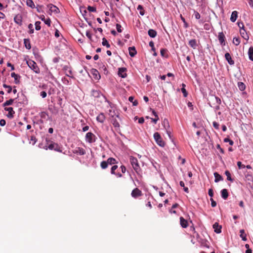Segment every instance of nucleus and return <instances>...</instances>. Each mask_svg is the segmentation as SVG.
<instances>
[{"label":"nucleus","instance_id":"f257e3e1","mask_svg":"<svg viewBox=\"0 0 253 253\" xmlns=\"http://www.w3.org/2000/svg\"><path fill=\"white\" fill-rule=\"evenodd\" d=\"M45 145L44 148L46 150L49 149V150H54L57 152H62V147L59 145L57 143H55L51 141L49 138H46L45 139Z\"/></svg>","mask_w":253,"mask_h":253},{"label":"nucleus","instance_id":"f03ea898","mask_svg":"<svg viewBox=\"0 0 253 253\" xmlns=\"http://www.w3.org/2000/svg\"><path fill=\"white\" fill-rule=\"evenodd\" d=\"M117 164V160L113 158H109L106 161H102L100 164V167L102 169H105L108 167V165H112Z\"/></svg>","mask_w":253,"mask_h":253},{"label":"nucleus","instance_id":"7ed1b4c3","mask_svg":"<svg viewBox=\"0 0 253 253\" xmlns=\"http://www.w3.org/2000/svg\"><path fill=\"white\" fill-rule=\"evenodd\" d=\"M130 162L134 170L137 173H138L140 168L137 159L133 157H131L130 158Z\"/></svg>","mask_w":253,"mask_h":253},{"label":"nucleus","instance_id":"20e7f679","mask_svg":"<svg viewBox=\"0 0 253 253\" xmlns=\"http://www.w3.org/2000/svg\"><path fill=\"white\" fill-rule=\"evenodd\" d=\"M154 138L157 144L161 147H164L165 145V143L163 141L162 137L158 132H155L154 134Z\"/></svg>","mask_w":253,"mask_h":253},{"label":"nucleus","instance_id":"39448f33","mask_svg":"<svg viewBox=\"0 0 253 253\" xmlns=\"http://www.w3.org/2000/svg\"><path fill=\"white\" fill-rule=\"evenodd\" d=\"M96 138V136L91 132H87L85 135V140L89 143L95 142Z\"/></svg>","mask_w":253,"mask_h":253},{"label":"nucleus","instance_id":"423d86ee","mask_svg":"<svg viewBox=\"0 0 253 253\" xmlns=\"http://www.w3.org/2000/svg\"><path fill=\"white\" fill-rule=\"evenodd\" d=\"M142 193L141 191L137 188H134L131 193V196L135 199L142 196Z\"/></svg>","mask_w":253,"mask_h":253},{"label":"nucleus","instance_id":"0eeeda50","mask_svg":"<svg viewBox=\"0 0 253 253\" xmlns=\"http://www.w3.org/2000/svg\"><path fill=\"white\" fill-rule=\"evenodd\" d=\"M47 6L49 8V10L50 12L49 13L50 14H51V13L57 14L60 12L59 8L56 6L52 4H49L47 5Z\"/></svg>","mask_w":253,"mask_h":253},{"label":"nucleus","instance_id":"6e6552de","mask_svg":"<svg viewBox=\"0 0 253 253\" xmlns=\"http://www.w3.org/2000/svg\"><path fill=\"white\" fill-rule=\"evenodd\" d=\"M162 125L164 126L165 129L166 130L167 133L169 136H170V131L169 129V121L167 119H164L162 122Z\"/></svg>","mask_w":253,"mask_h":253},{"label":"nucleus","instance_id":"1a4fd4ad","mask_svg":"<svg viewBox=\"0 0 253 253\" xmlns=\"http://www.w3.org/2000/svg\"><path fill=\"white\" fill-rule=\"evenodd\" d=\"M218 39L220 43L222 45H225V36L223 32H220L218 33Z\"/></svg>","mask_w":253,"mask_h":253},{"label":"nucleus","instance_id":"9d476101","mask_svg":"<svg viewBox=\"0 0 253 253\" xmlns=\"http://www.w3.org/2000/svg\"><path fill=\"white\" fill-rule=\"evenodd\" d=\"M14 22L19 26L22 25V16L21 14H17L14 18Z\"/></svg>","mask_w":253,"mask_h":253},{"label":"nucleus","instance_id":"9b49d317","mask_svg":"<svg viewBox=\"0 0 253 253\" xmlns=\"http://www.w3.org/2000/svg\"><path fill=\"white\" fill-rule=\"evenodd\" d=\"M4 110L8 111V114L7 116L9 118H13L14 117V114H15V112L14 111L13 108L12 107H5Z\"/></svg>","mask_w":253,"mask_h":253},{"label":"nucleus","instance_id":"f8f14e48","mask_svg":"<svg viewBox=\"0 0 253 253\" xmlns=\"http://www.w3.org/2000/svg\"><path fill=\"white\" fill-rule=\"evenodd\" d=\"M116 118L117 117H115L114 118L111 119V121L113 126L116 128V130L118 131L120 129V126L119 123L117 120Z\"/></svg>","mask_w":253,"mask_h":253},{"label":"nucleus","instance_id":"ddd939ff","mask_svg":"<svg viewBox=\"0 0 253 253\" xmlns=\"http://www.w3.org/2000/svg\"><path fill=\"white\" fill-rule=\"evenodd\" d=\"M126 68H120L119 69L118 71V75L119 76L122 78H126L127 76V74L126 73Z\"/></svg>","mask_w":253,"mask_h":253},{"label":"nucleus","instance_id":"4468645a","mask_svg":"<svg viewBox=\"0 0 253 253\" xmlns=\"http://www.w3.org/2000/svg\"><path fill=\"white\" fill-rule=\"evenodd\" d=\"M73 153L75 154H79L81 155H84L85 154V151L84 149L81 147H77L74 151Z\"/></svg>","mask_w":253,"mask_h":253},{"label":"nucleus","instance_id":"2eb2a0df","mask_svg":"<svg viewBox=\"0 0 253 253\" xmlns=\"http://www.w3.org/2000/svg\"><path fill=\"white\" fill-rule=\"evenodd\" d=\"M109 115L110 116L111 119L114 118L115 117L119 118V113L116 112L115 110H109Z\"/></svg>","mask_w":253,"mask_h":253},{"label":"nucleus","instance_id":"dca6fc26","mask_svg":"<svg viewBox=\"0 0 253 253\" xmlns=\"http://www.w3.org/2000/svg\"><path fill=\"white\" fill-rule=\"evenodd\" d=\"M11 76L14 79V83L15 84H19L20 83V76L19 75L15 74L14 72L11 73Z\"/></svg>","mask_w":253,"mask_h":253},{"label":"nucleus","instance_id":"f3484780","mask_svg":"<svg viewBox=\"0 0 253 253\" xmlns=\"http://www.w3.org/2000/svg\"><path fill=\"white\" fill-rule=\"evenodd\" d=\"M180 224L181 227L184 228L187 227L188 226L187 220L182 216L180 217Z\"/></svg>","mask_w":253,"mask_h":253},{"label":"nucleus","instance_id":"a211bd4d","mask_svg":"<svg viewBox=\"0 0 253 253\" xmlns=\"http://www.w3.org/2000/svg\"><path fill=\"white\" fill-rule=\"evenodd\" d=\"M29 67L33 70L36 73H39L40 72V68L37 64H27Z\"/></svg>","mask_w":253,"mask_h":253},{"label":"nucleus","instance_id":"6ab92c4d","mask_svg":"<svg viewBox=\"0 0 253 253\" xmlns=\"http://www.w3.org/2000/svg\"><path fill=\"white\" fill-rule=\"evenodd\" d=\"M118 169V166L117 165H114L111 169V173L113 174H115L116 176H117L118 177H122V174L120 173H116L115 172L116 169Z\"/></svg>","mask_w":253,"mask_h":253},{"label":"nucleus","instance_id":"aec40b11","mask_svg":"<svg viewBox=\"0 0 253 253\" xmlns=\"http://www.w3.org/2000/svg\"><path fill=\"white\" fill-rule=\"evenodd\" d=\"M188 44L190 47H191L193 49H196L198 46L197 41L195 39H192L190 40L189 41Z\"/></svg>","mask_w":253,"mask_h":253},{"label":"nucleus","instance_id":"412c9836","mask_svg":"<svg viewBox=\"0 0 253 253\" xmlns=\"http://www.w3.org/2000/svg\"><path fill=\"white\" fill-rule=\"evenodd\" d=\"M96 120L98 122L103 123L105 120V116L103 113L99 114V115L96 117Z\"/></svg>","mask_w":253,"mask_h":253},{"label":"nucleus","instance_id":"4be33fe9","mask_svg":"<svg viewBox=\"0 0 253 253\" xmlns=\"http://www.w3.org/2000/svg\"><path fill=\"white\" fill-rule=\"evenodd\" d=\"M213 228L214 230V232L217 233H220L221 232V226L219 225L217 223H215L213 225Z\"/></svg>","mask_w":253,"mask_h":253},{"label":"nucleus","instance_id":"5701e85b","mask_svg":"<svg viewBox=\"0 0 253 253\" xmlns=\"http://www.w3.org/2000/svg\"><path fill=\"white\" fill-rule=\"evenodd\" d=\"M238 17V12L237 11H234L232 12L230 20L232 22H234L236 21L237 18Z\"/></svg>","mask_w":253,"mask_h":253},{"label":"nucleus","instance_id":"b1692460","mask_svg":"<svg viewBox=\"0 0 253 253\" xmlns=\"http://www.w3.org/2000/svg\"><path fill=\"white\" fill-rule=\"evenodd\" d=\"M40 19L43 21L44 23L48 25V27L50 26L51 21L49 18H47L46 19H45V17L43 15H41Z\"/></svg>","mask_w":253,"mask_h":253},{"label":"nucleus","instance_id":"393cba45","mask_svg":"<svg viewBox=\"0 0 253 253\" xmlns=\"http://www.w3.org/2000/svg\"><path fill=\"white\" fill-rule=\"evenodd\" d=\"M240 32V34H241V36L244 39L247 40H248L249 39V36L248 35V34L244 28L241 29Z\"/></svg>","mask_w":253,"mask_h":253},{"label":"nucleus","instance_id":"a878e982","mask_svg":"<svg viewBox=\"0 0 253 253\" xmlns=\"http://www.w3.org/2000/svg\"><path fill=\"white\" fill-rule=\"evenodd\" d=\"M221 197L224 200H226L227 199L228 197V193L227 191V190L226 189H223L221 191Z\"/></svg>","mask_w":253,"mask_h":253},{"label":"nucleus","instance_id":"bb28decb","mask_svg":"<svg viewBox=\"0 0 253 253\" xmlns=\"http://www.w3.org/2000/svg\"><path fill=\"white\" fill-rule=\"evenodd\" d=\"M129 54L130 56L133 57L136 54V51L134 46L128 48Z\"/></svg>","mask_w":253,"mask_h":253},{"label":"nucleus","instance_id":"cd10ccee","mask_svg":"<svg viewBox=\"0 0 253 253\" xmlns=\"http://www.w3.org/2000/svg\"><path fill=\"white\" fill-rule=\"evenodd\" d=\"M157 34L156 31L153 29H150L148 32V34L151 38H155L157 36Z\"/></svg>","mask_w":253,"mask_h":253},{"label":"nucleus","instance_id":"c85d7f7f","mask_svg":"<svg viewBox=\"0 0 253 253\" xmlns=\"http://www.w3.org/2000/svg\"><path fill=\"white\" fill-rule=\"evenodd\" d=\"M214 176L215 177V182H218L219 181L223 180L222 177L216 172L214 173Z\"/></svg>","mask_w":253,"mask_h":253},{"label":"nucleus","instance_id":"c756f323","mask_svg":"<svg viewBox=\"0 0 253 253\" xmlns=\"http://www.w3.org/2000/svg\"><path fill=\"white\" fill-rule=\"evenodd\" d=\"M240 236L242 239V240L244 241H247V239L246 237V234L245 233V231L244 229H241L240 230Z\"/></svg>","mask_w":253,"mask_h":253},{"label":"nucleus","instance_id":"7c9ffc66","mask_svg":"<svg viewBox=\"0 0 253 253\" xmlns=\"http://www.w3.org/2000/svg\"><path fill=\"white\" fill-rule=\"evenodd\" d=\"M225 58L228 63H234V61L232 60L231 56L229 53H225Z\"/></svg>","mask_w":253,"mask_h":253},{"label":"nucleus","instance_id":"2f4dec72","mask_svg":"<svg viewBox=\"0 0 253 253\" xmlns=\"http://www.w3.org/2000/svg\"><path fill=\"white\" fill-rule=\"evenodd\" d=\"M248 54L249 58L253 61V47H250L249 49Z\"/></svg>","mask_w":253,"mask_h":253},{"label":"nucleus","instance_id":"473e14b6","mask_svg":"<svg viewBox=\"0 0 253 253\" xmlns=\"http://www.w3.org/2000/svg\"><path fill=\"white\" fill-rule=\"evenodd\" d=\"M24 43L25 46L27 49H29L31 48V46L30 42L29 40L24 39Z\"/></svg>","mask_w":253,"mask_h":253},{"label":"nucleus","instance_id":"72a5a7b5","mask_svg":"<svg viewBox=\"0 0 253 253\" xmlns=\"http://www.w3.org/2000/svg\"><path fill=\"white\" fill-rule=\"evenodd\" d=\"M238 86L239 89L241 91L244 90L246 88L245 84L242 82H238Z\"/></svg>","mask_w":253,"mask_h":253},{"label":"nucleus","instance_id":"f704fd0d","mask_svg":"<svg viewBox=\"0 0 253 253\" xmlns=\"http://www.w3.org/2000/svg\"><path fill=\"white\" fill-rule=\"evenodd\" d=\"M225 174L227 176V179L229 181H230L231 182L233 181V179L231 178V174L230 172L228 170H226L225 171Z\"/></svg>","mask_w":253,"mask_h":253},{"label":"nucleus","instance_id":"c9c22d12","mask_svg":"<svg viewBox=\"0 0 253 253\" xmlns=\"http://www.w3.org/2000/svg\"><path fill=\"white\" fill-rule=\"evenodd\" d=\"M102 44L103 46H106L107 48H109L110 46V44L108 43L107 40L105 38H103L102 39Z\"/></svg>","mask_w":253,"mask_h":253},{"label":"nucleus","instance_id":"e433bc0d","mask_svg":"<svg viewBox=\"0 0 253 253\" xmlns=\"http://www.w3.org/2000/svg\"><path fill=\"white\" fill-rule=\"evenodd\" d=\"M137 10H140V14L142 16L144 15L145 11L143 9V7L141 5H139L137 8Z\"/></svg>","mask_w":253,"mask_h":253},{"label":"nucleus","instance_id":"4c0bfd02","mask_svg":"<svg viewBox=\"0 0 253 253\" xmlns=\"http://www.w3.org/2000/svg\"><path fill=\"white\" fill-rule=\"evenodd\" d=\"M233 43L236 45H238L240 43V38L234 37L233 39Z\"/></svg>","mask_w":253,"mask_h":253},{"label":"nucleus","instance_id":"58836bf2","mask_svg":"<svg viewBox=\"0 0 253 253\" xmlns=\"http://www.w3.org/2000/svg\"><path fill=\"white\" fill-rule=\"evenodd\" d=\"M14 101V99H10L8 100H7L6 101H5L3 104V106L4 107L6 106H8V105H11L13 102Z\"/></svg>","mask_w":253,"mask_h":253},{"label":"nucleus","instance_id":"ea45409f","mask_svg":"<svg viewBox=\"0 0 253 253\" xmlns=\"http://www.w3.org/2000/svg\"><path fill=\"white\" fill-rule=\"evenodd\" d=\"M26 3L28 6L31 8H33L35 6L34 3L32 0H27Z\"/></svg>","mask_w":253,"mask_h":253},{"label":"nucleus","instance_id":"a19ab883","mask_svg":"<svg viewBox=\"0 0 253 253\" xmlns=\"http://www.w3.org/2000/svg\"><path fill=\"white\" fill-rule=\"evenodd\" d=\"M41 22L40 21H36L35 23V29L36 30L39 31L41 29V27L40 26Z\"/></svg>","mask_w":253,"mask_h":253},{"label":"nucleus","instance_id":"79ce46f5","mask_svg":"<svg viewBox=\"0 0 253 253\" xmlns=\"http://www.w3.org/2000/svg\"><path fill=\"white\" fill-rule=\"evenodd\" d=\"M224 142H229V144L230 145H233V144H234L233 141L231 140V139H230L228 138H225L224 139Z\"/></svg>","mask_w":253,"mask_h":253},{"label":"nucleus","instance_id":"37998d69","mask_svg":"<svg viewBox=\"0 0 253 253\" xmlns=\"http://www.w3.org/2000/svg\"><path fill=\"white\" fill-rule=\"evenodd\" d=\"M3 86L4 87V88H8V90H7V92L8 93H10L12 91V87L10 85H6V84H3Z\"/></svg>","mask_w":253,"mask_h":253},{"label":"nucleus","instance_id":"c03bdc74","mask_svg":"<svg viewBox=\"0 0 253 253\" xmlns=\"http://www.w3.org/2000/svg\"><path fill=\"white\" fill-rule=\"evenodd\" d=\"M28 28L30 30L29 33L30 34H33L34 32V30L33 28V25L32 24H30L28 25Z\"/></svg>","mask_w":253,"mask_h":253},{"label":"nucleus","instance_id":"a18cd8bd","mask_svg":"<svg viewBox=\"0 0 253 253\" xmlns=\"http://www.w3.org/2000/svg\"><path fill=\"white\" fill-rule=\"evenodd\" d=\"M194 15L196 19H199L201 18L200 13L196 11H194Z\"/></svg>","mask_w":253,"mask_h":253},{"label":"nucleus","instance_id":"49530a36","mask_svg":"<svg viewBox=\"0 0 253 253\" xmlns=\"http://www.w3.org/2000/svg\"><path fill=\"white\" fill-rule=\"evenodd\" d=\"M92 95L95 96V97H98L99 96V94H100V93L97 90H92Z\"/></svg>","mask_w":253,"mask_h":253},{"label":"nucleus","instance_id":"de8ad7c7","mask_svg":"<svg viewBox=\"0 0 253 253\" xmlns=\"http://www.w3.org/2000/svg\"><path fill=\"white\" fill-rule=\"evenodd\" d=\"M87 9L90 12H95L96 10V8L95 7L91 6H88L87 7Z\"/></svg>","mask_w":253,"mask_h":253},{"label":"nucleus","instance_id":"09e8293b","mask_svg":"<svg viewBox=\"0 0 253 253\" xmlns=\"http://www.w3.org/2000/svg\"><path fill=\"white\" fill-rule=\"evenodd\" d=\"M116 29H117V31L119 33L122 32V26H121V25L120 24H116Z\"/></svg>","mask_w":253,"mask_h":253},{"label":"nucleus","instance_id":"8fccbe9b","mask_svg":"<svg viewBox=\"0 0 253 253\" xmlns=\"http://www.w3.org/2000/svg\"><path fill=\"white\" fill-rule=\"evenodd\" d=\"M181 91H182V93L183 94V96L185 97H187L188 93H187V92L186 91V90L185 88L182 87L181 88Z\"/></svg>","mask_w":253,"mask_h":253},{"label":"nucleus","instance_id":"3c124183","mask_svg":"<svg viewBox=\"0 0 253 253\" xmlns=\"http://www.w3.org/2000/svg\"><path fill=\"white\" fill-rule=\"evenodd\" d=\"M216 147L217 149H218L219 150V151L221 153H222V154L224 153V150L222 148H221L219 144H217Z\"/></svg>","mask_w":253,"mask_h":253},{"label":"nucleus","instance_id":"603ef678","mask_svg":"<svg viewBox=\"0 0 253 253\" xmlns=\"http://www.w3.org/2000/svg\"><path fill=\"white\" fill-rule=\"evenodd\" d=\"M237 166L240 169L245 168L246 167L244 165H243L241 162H237Z\"/></svg>","mask_w":253,"mask_h":253},{"label":"nucleus","instance_id":"864d4df0","mask_svg":"<svg viewBox=\"0 0 253 253\" xmlns=\"http://www.w3.org/2000/svg\"><path fill=\"white\" fill-rule=\"evenodd\" d=\"M211 201V206L212 207H215L216 206V203L215 201L213 200V199L211 198L210 199Z\"/></svg>","mask_w":253,"mask_h":253},{"label":"nucleus","instance_id":"5fc2aeb1","mask_svg":"<svg viewBox=\"0 0 253 253\" xmlns=\"http://www.w3.org/2000/svg\"><path fill=\"white\" fill-rule=\"evenodd\" d=\"M213 127L216 129H219V125L218 123L216 122H213Z\"/></svg>","mask_w":253,"mask_h":253},{"label":"nucleus","instance_id":"6e6d98bb","mask_svg":"<svg viewBox=\"0 0 253 253\" xmlns=\"http://www.w3.org/2000/svg\"><path fill=\"white\" fill-rule=\"evenodd\" d=\"M214 99L215 100L217 104L219 105L221 104V100L218 97H214Z\"/></svg>","mask_w":253,"mask_h":253},{"label":"nucleus","instance_id":"4d7b16f0","mask_svg":"<svg viewBox=\"0 0 253 253\" xmlns=\"http://www.w3.org/2000/svg\"><path fill=\"white\" fill-rule=\"evenodd\" d=\"M208 194H209V196L211 198H212L213 197V191L212 189H210L209 190Z\"/></svg>","mask_w":253,"mask_h":253},{"label":"nucleus","instance_id":"13d9d810","mask_svg":"<svg viewBox=\"0 0 253 253\" xmlns=\"http://www.w3.org/2000/svg\"><path fill=\"white\" fill-rule=\"evenodd\" d=\"M6 124V121L4 119H1L0 120V125L2 126H4Z\"/></svg>","mask_w":253,"mask_h":253},{"label":"nucleus","instance_id":"bf43d9fd","mask_svg":"<svg viewBox=\"0 0 253 253\" xmlns=\"http://www.w3.org/2000/svg\"><path fill=\"white\" fill-rule=\"evenodd\" d=\"M86 36H87V37L90 40H91V37H92V35L91 34V33L89 32V31H86Z\"/></svg>","mask_w":253,"mask_h":253},{"label":"nucleus","instance_id":"052dcab7","mask_svg":"<svg viewBox=\"0 0 253 253\" xmlns=\"http://www.w3.org/2000/svg\"><path fill=\"white\" fill-rule=\"evenodd\" d=\"M204 29L206 30H209L211 28V26L209 24H205L204 25Z\"/></svg>","mask_w":253,"mask_h":253},{"label":"nucleus","instance_id":"680f3d73","mask_svg":"<svg viewBox=\"0 0 253 253\" xmlns=\"http://www.w3.org/2000/svg\"><path fill=\"white\" fill-rule=\"evenodd\" d=\"M238 25L240 28V30L244 28V25L243 22H238Z\"/></svg>","mask_w":253,"mask_h":253},{"label":"nucleus","instance_id":"e2e57ef3","mask_svg":"<svg viewBox=\"0 0 253 253\" xmlns=\"http://www.w3.org/2000/svg\"><path fill=\"white\" fill-rule=\"evenodd\" d=\"M40 95L42 98H45L47 94L45 91H43L41 92Z\"/></svg>","mask_w":253,"mask_h":253},{"label":"nucleus","instance_id":"0e129e2a","mask_svg":"<svg viewBox=\"0 0 253 253\" xmlns=\"http://www.w3.org/2000/svg\"><path fill=\"white\" fill-rule=\"evenodd\" d=\"M152 121L155 124H156L157 123V121L159 120V117L156 116V119H153L152 118Z\"/></svg>","mask_w":253,"mask_h":253},{"label":"nucleus","instance_id":"69168bd1","mask_svg":"<svg viewBox=\"0 0 253 253\" xmlns=\"http://www.w3.org/2000/svg\"><path fill=\"white\" fill-rule=\"evenodd\" d=\"M149 45L150 46H151L152 47V49L153 50L154 49V43L153 42H152V41L150 42L149 43Z\"/></svg>","mask_w":253,"mask_h":253},{"label":"nucleus","instance_id":"338daca9","mask_svg":"<svg viewBox=\"0 0 253 253\" xmlns=\"http://www.w3.org/2000/svg\"><path fill=\"white\" fill-rule=\"evenodd\" d=\"M121 170H122V172L124 173H125L126 171V167L124 166H122L121 167Z\"/></svg>","mask_w":253,"mask_h":253},{"label":"nucleus","instance_id":"774afa93","mask_svg":"<svg viewBox=\"0 0 253 253\" xmlns=\"http://www.w3.org/2000/svg\"><path fill=\"white\" fill-rule=\"evenodd\" d=\"M144 122V119L143 117L138 119V123L139 124H143Z\"/></svg>","mask_w":253,"mask_h":253}]
</instances>
